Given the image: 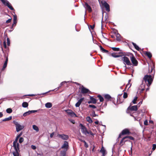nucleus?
<instances>
[{
    "label": "nucleus",
    "instance_id": "9b49d317",
    "mask_svg": "<svg viewBox=\"0 0 156 156\" xmlns=\"http://www.w3.org/2000/svg\"><path fill=\"white\" fill-rule=\"evenodd\" d=\"M101 3L103 6H104L106 9V10L108 12L110 11V6L105 1L101 2Z\"/></svg>",
    "mask_w": 156,
    "mask_h": 156
},
{
    "label": "nucleus",
    "instance_id": "69168bd1",
    "mask_svg": "<svg viewBox=\"0 0 156 156\" xmlns=\"http://www.w3.org/2000/svg\"><path fill=\"white\" fill-rule=\"evenodd\" d=\"M4 46L5 48H6V45L5 41H4Z\"/></svg>",
    "mask_w": 156,
    "mask_h": 156
},
{
    "label": "nucleus",
    "instance_id": "79ce46f5",
    "mask_svg": "<svg viewBox=\"0 0 156 156\" xmlns=\"http://www.w3.org/2000/svg\"><path fill=\"white\" fill-rule=\"evenodd\" d=\"M20 137H16V138L15 141H14L13 144H17L18 140Z\"/></svg>",
    "mask_w": 156,
    "mask_h": 156
},
{
    "label": "nucleus",
    "instance_id": "2f4dec72",
    "mask_svg": "<svg viewBox=\"0 0 156 156\" xmlns=\"http://www.w3.org/2000/svg\"><path fill=\"white\" fill-rule=\"evenodd\" d=\"M6 112L7 113H10L12 112V109L10 108H7L6 110Z\"/></svg>",
    "mask_w": 156,
    "mask_h": 156
},
{
    "label": "nucleus",
    "instance_id": "e433bc0d",
    "mask_svg": "<svg viewBox=\"0 0 156 156\" xmlns=\"http://www.w3.org/2000/svg\"><path fill=\"white\" fill-rule=\"evenodd\" d=\"M7 63L6 62H4V64L3 67L2 69V70H4L7 66Z\"/></svg>",
    "mask_w": 156,
    "mask_h": 156
},
{
    "label": "nucleus",
    "instance_id": "2eb2a0df",
    "mask_svg": "<svg viewBox=\"0 0 156 156\" xmlns=\"http://www.w3.org/2000/svg\"><path fill=\"white\" fill-rule=\"evenodd\" d=\"M89 91V90L84 87H82L81 88V92L82 94H86Z\"/></svg>",
    "mask_w": 156,
    "mask_h": 156
},
{
    "label": "nucleus",
    "instance_id": "a18cd8bd",
    "mask_svg": "<svg viewBox=\"0 0 156 156\" xmlns=\"http://www.w3.org/2000/svg\"><path fill=\"white\" fill-rule=\"evenodd\" d=\"M7 44L8 46H9L10 45V40L9 38H7Z\"/></svg>",
    "mask_w": 156,
    "mask_h": 156
},
{
    "label": "nucleus",
    "instance_id": "e2e57ef3",
    "mask_svg": "<svg viewBox=\"0 0 156 156\" xmlns=\"http://www.w3.org/2000/svg\"><path fill=\"white\" fill-rule=\"evenodd\" d=\"M130 140H134V139L133 137H127Z\"/></svg>",
    "mask_w": 156,
    "mask_h": 156
},
{
    "label": "nucleus",
    "instance_id": "f257e3e1",
    "mask_svg": "<svg viewBox=\"0 0 156 156\" xmlns=\"http://www.w3.org/2000/svg\"><path fill=\"white\" fill-rule=\"evenodd\" d=\"M81 129L82 133L85 135H92L94 136V134L91 131L88 130L82 124H80L79 126Z\"/></svg>",
    "mask_w": 156,
    "mask_h": 156
},
{
    "label": "nucleus",
    "instance_id": "680f3d73",
    "mask_svg": "<svg viewBox=\"0 0 156 156\" xmlns=\"http://www.w3.org/2000/svg\"><path fill=\"white\" fill-rule=\"evenodd\" d=\"M61 138L63 140H67L68 139L69 137H61Z\"/></svg>",
    "mask_w": 156,
    "mask_h": 156
},
{
    "label": "nucleus",
    "instance_id": "a19ab883",
    "mask_svg": "<svg viewBox=\"0 0 156 156\" xmlns=\"http://www.w3.org/2000/svg\"><path fill=\"white\" fill-rule=\"evenodd\" d=\"M84 98H82L78 100V101L77 102H78V103H79V104H80V105L81 104V103L82 101L84 100Z\"/></svg>",
    "mask_w": 156,
    "mask_h": 156
},
{
    "label": "nucleus",
    "instance_id": "338daca9",
    "mask_svg": "<svg viewBox=\"0 0 156 156\" xmlns=\"http://www.w3.org/2000/svg\"><path fill=\"white\" fill-rule=\"evenodd\" d=\"M128 138H125V140L124 141L126 142V141H130L129 140H128Z\"/></svg>",
    "mask_w": 156,
    "mask_h": 156
},
{
    "label": "nucleus",
    "instance_id": "aec40b11",
    "mask_svg": "<svg viewBox=\"0 0 156 156\" xmlns=\"http://www.w3.org/2000/svg\"><path fill=\"white\" fill-rule=\"evenodd\" d=\"M52 106V104L50 102H48L45 104V106L47 108H51Z\"/></svg>",
    "mask_w": 156,
    "mask_h": 156
},
{
    "label": "nucleus",
    "instance_id": "4468645a",
    "mask_svg": "<svg viewBox=\"0 0 156 156\" xmlns=\"http://www.w3.org/2000/svg\"><path fill=\"white\" fill-rule=\"evenodd\" d=\"M62 148L66 150L65 151H67L69 148V144L68 142L65 141L64 142V144L62 145Z\"/></svg>",
    "mask_w": 156,
    "mask_h": 156
},
{
    "label": "nucleus",
    "instance_id": "9d476101",
    "mask_svg": "<svg viewBox=\"0 0 156 156\" xmlns=\"http://www.w3.org/2000/svg\"><path fill=\"white\" fill-rule=\"evenodd\" d=\"M138 106L137 105H134L131 106L130 105L127 108L128 111H136L138 109Z\"/></svg>",
    "mask_w": 156,
    "mask_h": 156
},
{
    "label": "nucleus",
    "instance_id": "6ab92c4d",
    "mask_svg": "<svg viewBox=\"0 0 156 156\" xmlns=\"http://www.w3.org/2000/svg\"><path fill=\"white\" fill-rule=\"evenodd\" d=\"M104 98L105 99H106L108 101L110 100L111 98V96L108 94H106L105 95Z\"/></svg>",
    "mask_w": 156,
    "mask_h": 156
},
{
    "label": "nucleus",
    "instance_id": "6e6d98bb",
    "mask_svg": "<svg viewBox=\"0 0 156 156\" xmlns=\"http://www.w3.org/2000/svg\"><path fill=\"white\" fill-rule=\"evenodd\" d=\"M144 124L145 125H148V121L147 120H146L144 121Z\"/></svg>",
    "mask_w": 156,
    "mask_h": 156
},
{
    "label": "nucleus",
    "instance_id": "5701e85b",
    "mask_svg": "<svg viewBox=\"0 0 156 156\" xmlns=\"http://www.w3.org/2000/svg\"><path fill=\"white\" fill-rule=\"evenodd\" d=\"M101 50L103 52H105L107 53H109L108 51V50H107L105 49H104L102 46H99Z\"/></svg>",
    "mask_w": 156,
    "mask_h": 156
},
{
    "label": "nucleus",
    "instance_id": "6e6552de",
    "mask_svg": "<svg viewBox=\"0 0 156 156\" xmlns=\"http://www.w3.org/2000/svg\"><path fill=\"white\" fill-rule=\"evenodd\" d=\"M130 60L133 66H137L138 63V61L136 60L135 57L133 55V54H132V56H130Z\"/></svg>",
    "mask_w": 156,
    "mask_h": 156
},
{
    "label": "nucleus",
    "instance_id": "0eeeda50",
    "mask_svg": "<svg viewBox=\"0 0 156 156\" xmlns=\"http://www.w3.org/2000/svg\"><path fill=\"white\" fill-rule=\"evenodd\" d=\"M65 111L71 117H77L76 114L71 109L66 110Z\"/></svg>",
    "mask_w": 156,
    "mask_h": 156
},
{
    "label": "nucleus",
    "instance_id": "cd10ccee",
    "mask_svg": "<svg viewBox=\"0 0 156 156\" xmlns=\"http://www.w3.org/2000/svg\"><path fill=\"white\" fill-rule=\"evenodd\" d=\"M116 40L118 41H120L121 40V36L118 33L116 34Z\"/></svg>",
    "mask_w": 156,
    "mask_h": 156
},
{
    "label": "nucleus",
    "instance_id": "c756f323",
    "mask_svg": "<svg viewBox=\"0 0 156 156\" xmlns=\"http://www.w3.org/2000/svg\"><path fill=\"white\" fill-rule=\"evenodd\" d=\"M33 129L35 130L36 132H37L39 131V129L38 127L35 125L33 126Z\"/></svg>",
    "mask_w": 156,
    "mask_h": 156
},
{
    "label": "nucleus",
    "instance_id": "49530a36",
    "mask_svg": "<svg viewBox=\"0 0 156 156\" xmlns=\"http://www.w3.org/2000/svg\"><path fill=\"white\" fill-rule=\"evenodd\" d=\"M83 142L84 144V146L86 148H87L88 147V144L85 141H83Z\"/></svg>",
    "mask_w": 156,
    "mask_h": 156
},
{
    "label": "nucleus",
    "instance_id": "13d9d810",
    "mask_svg": "<svg viewBox=\"0 0 156 156\" xmlns=\"http://www.w3.org/2000/svg\"><path fill=\"white\" fill-rule=\"evenodd\" d=\"M17 23V20L13 21V24H12V26H13L14 25H15V26L16 25V23Z\"/></svg>",
    "mask_w": 156,
    "mask_h": 156
},
{
    "label": "nucleus",
    "instance_id": "bb28decb",
    "mask_svg": "<svg viewBox=\"0 0 156 156\" xmlns=\"http://www.w3.org/2000/svg\"><path fill=\"white\" fill-rule=\"evenodd\" d=\"M90 99L92 101V102L93 104H95L96 103V100L92 97H90Z\"/></svg>",
    "mask_w": 156,
    "mask_h": 156
},
{
    "label": "nucleus",
    "instance_id": "f3484780",
    "mask_svg": "<svg viewBox=\"0 0 156 156\" xmlns=\"http://www.w3.org/2000/svg\"><path fill=\"white\" fill-rule=\"evenodd\" d=\"M146 108L145 107H143L142 108L139 110V113H142L143 114L147 112ZM144 115V114L142 115Z\"/></svg>",
    "mask_w": 156,
    "mask_h": 156
},
{
    "label": "nucleus",
    "instance_id": "864d4df0",
    "mask_svg": "<svg viewBox=\"0 0 156 156\" xmlns=\"http://www.w3.org/2000/svg\"><path fill=\"white\" fill-rule=\"evenodd\" d=\"M17 20V16L16 15L13 16V21Z\"/></svg>",
    "mask_w": 156,
    "mask_h": 156
},
{
    "label": "nucleus",
    "instance_id": "f8f14e48",
    "mask_svg": "<svg viewBox=\"0 0 156 156\" xmlns=\"http://www.w3.org/2000/svg\"><path fill=\"white\" fill-rule=\"evenodd\" d=\"M123 60L124 62L126 63L127 65L129 66H130L131 65V64L129 60V59L127 57L124 56L123 58Z\"/></svg>",
    "mask_w": 156,
    "mask_h": 156
},
{
    "label": "nucleus",
    "instance_id": "4d7b16f0",
    "mask_svg": "<svg viewBox=\"0 0 156 156\" xmlns=\"http://www.w3.org/2000/svg\"><path fill=\"white\" fill-rule=\"evenodd\" d=\"M69 120L71 122H72L73 124L75 123V121L74 120H73V119H69Z\"/></svg>",
    "mask_w": 156,
    "mask_h": 156
},
{
    "label": "nucleus",
    "instance_id": "7c9ffc66",
    "mask_svg": "<svg viewBox=\"0 0 156 156\" xmlns=\"http://www.w3.org/2000/svg\"><path fill=\"white\" fill-rule=\"evenodd\" d=\"M111 56L114 58H118L120 56V55H115L114 53L111 54Z\"/></svg>",
    "mask_w": 156,
    "mask_h": 156
},
{
    "label": "nucleus",
    "instance_id": "c03bdc74",
    "mask_svg": "<svg viewBox=\"0 0 156 156\" xmlns=\"http://www.w3.org/2000/svg\"><path fill=\"white\" fill-rule=\"evenodd\" d=\"M89 107H90V108H96V107L94 105H89Z\"/></svg>",
    "mask_w": 156,
    "mask_h": 156
},
{
    "label": "nucleus",
    "instance_id": "3c124183",
    "mask_svg": "<svg viewBox=\"0 0 156 156\" xmlns=\"http://www.w3.org/2000/svg\"><path fill=\"white\" fill-rule=\"evenodd\" d=\"M31 147L33 150H35L36 149V147L34 145H32L31 146Z\"/></svg>",
    "mask_w": 156,
    "mask_h": 156
},
{
    "label": "nucleus",
    "instance_id": "b1692460",
    "mask_svg": "<svg viewBox=\"0 0 156 156\" xmlns=\"http://www.w3.org/2000/svg\"><path fill=\"white\" fill-rule=\"evenodd\" d=\"M145 55L150 58H151L152 56L151 53L150 52H146Z\"/></svg>",
    "mask_w": 156,
    "mask_h": 156
},
{
    "label": "nucleus",
    "instance_id": "ea45409f",
    "mask_svg": "<svg viewBox=\"0 0 156 156\" xmlns=\"http://www.w3.org/2000/svg\"><path fill=\"white\" fill-rule=\"evenodd\" d=\"M84 98H82L78 100V101L77 102H78V103H79V104H80V105L81 104V103L82 101L84 100Z\"/></svg>",
    "mask_w": 156,
    "mask_h": 156
},
{
    "label": "nucleus",
    "instance_id": "0e129e2a",
    "mask_svg": "<svg viewBox=\"0 0 156 156\" xmlns=\"http://www.w3.org/2000/svg\"><path fill=\"white\" fill-rule=\"evenodd\" d=\"M35 95L33 94H28L27 95H26V96H35Z\"/></svg>",
    "mask_w": 156,
    "mask_h": 156
},
{
    "label": "nucleus",
    "instance_id": "58836bf2",
    "mask_svg": "<svg viewBox=\"0 0 156 156\" xmlns=\"http://www.w3.org/2000/svg\"><path fill=\"white\" fill-rule=\"evenodd\" d=\"M131 81V80H129L128 81V83L126 85V87L127 88V87H128V89H129V88L130 87H131V84H130L129 85V82Z\"/></svg>",
    "mask_w": 156,
    "mask_h": 156
},
{
    "label": "nucleus",
    "instance_id": "7ed1b4c3",
    "mask_svg": "<svg viewBox=\"0 0 156 156\" xmlns=\"http://www.w3.org/2000/svg\"><path fill=\"white\" fill-rule=\"evenodd\" d=\"M153 79L151 75H146L143 78V82H144L147 86H149L151 84Z\"/></svg>",
    "mask_w": 156,
    "mask_h": 156
},
{
    "label": "nucleus",
    "instance_id": "5fc2aeb1",
    "mask_svg": "<svg viewBox=\"0 0 156 156\" xmlns=\"http://www.w3.org/2000/svg\"><path fill=\"white\" fill-rule=\"evenodd\" d=\"M11 20H12L11 18L9 19L8 20H7L6 21V23H10L11 21Z\"/></svg>",
    "mask_w": 156,
    "mask_h": 156
},
{
    "label": "nucleus",
    "instance_id": "20e7f679",
    "mask_svg": "<svg viewBox=\"0 0 156 156\" xmlns=\"http://www.w3.org/2000/svg\"><path fill=\"white\" fill-rule=\"evenodd\" d=\"M0 1L4 5L7 6L10 10H14V8L8 1L7 0H0Z\"/></svg>",
    "mask_w": 156,
    "mask_h": 156
},
{
    "label": "nucleus",
    "instance_id": "dca6fc26",
    "mask_svg": "<svg viewBox=\"0 0 156 156\" xmlns=\"http://www.w3.org/2000/svg\"><path fill=\"white\" fill-rule=\"evenodd\" d=\"M100 151L102 154V156H104L106 154V150L103 146L101 147Z\"/></svg>",
    "mask_w": 156,
    "mask_h": 156
},
{
    "label": "nucleus",
    "instance_id": "052dcab7",
    "mask_svg": "<svg viewBox=\"0 0 156 156\" xmlns=\"http://www.w3.org/2000/svg\"><path fill=\"white\" fill-rule=\"evenodd\" d=\"M90 26L91 29H93L94 27V25H90Z\"/></svg>",
    "mask_w": 156,
    "mask_h": 156
},
{
    "label": "nucleus",
    "instance_id": "473e14b6",
    "mask_svg": "<svg viewBox=\"0 0 156 156\" xmlns=\"http://www.w3.org/2000/svg\"><path fill=\"white\" fill-rule=\"evenodd\" d=\"M137 97H134L133 100L132 101V102L134 104H135L136 103V101H137Z\"/></svg>",
    "mask_w": 156,
    "mask_h": 156
},
{
    "label": "nucleus",
    "instance_id": "c85d7f7f",
    "mask_svg": "<svg viewBox=\"0 0 156 156\" xmlns=\"http://www.w3.org/2000/svg\"><path fill=\"white\" fill-rule=\"evenodd\" d=\"M87 122H88L89 123H92L93 122V121L91 119L90 117L89 116H88L87 117Z\"/></svg>",
    "mask_w": 156,
    "mask_h": 156
},
{
    "label": "nucleus",
    "instance_id": "ddd939ff",
    "mask_svg": "<svg viewBox=\"0 0 156 156\" xmlns=\"http://www.w3.org/2000/svg\"><path fill=\"white\" fill-rule=\"evenodd\" d=\"M83 6L86 9L88 10L89 12H92V9L91 7L87 4V3L85 2Z\"/></svg>",
    "mask_w": 156,
    "mask_h": 156
},
{
    "label": "nucleus",
    "instance_id": "c9c22d12",
    "mask_svg": "<svg viewBox=\"0 0 156 156\" xmlns=\"http://www.w3.org/2000/svg\"><path fill=\"white\" fill-rule=\"evenodd\" d=\"M30 114L29 111H28V112H25L23 115V116H24V117H25L28 115H29Z\"/></svg>",
    "mask_w": 156,
    "mask_h": 156
},
{
    "label": "nucleus",
    "instance_id": "a211bd4d",
    "mask_svg": "<svg viewBox=\"0 0 156 156\" xmlns=\"http://www.w3.org/2000/svg\"><path fill=\"white\" fill-rule=\"evenodd\" d=\"M126 138H127V137H123L119 143V145L120 146H122L125 144V142L124 140Z\"/></svg>",
    "mask_w": 156,
    "mask_h": 156
},
{
    "label": "nucleus",
    "instance_id": "09e8293b",
    "mask_svg": "<svg viewBox=\"0 0 156 156\" xmlns=\"http://www.w3.org/2000/svg\"><path fill=\"white\" fill-rule=\"evenodd\" d=\"M127 96H128V95H127V93L125 92L124 93L123 95V97L124 98H126L127 97Z\"/></svg>",
    "mask_w": 156,
    "mask_h": 156
},
{
    "label": "nucleus",
    "instance_id": "37998d69",
    "mask_svg": "<svg viewBox=\"0 0 156 156\" xmlns=\"http://www.w3.org/2000/svg\"><path fill=\"white\" fill-rule=\"evenodd\" d=\"M24 140V139L22 137H20L19 140V142L20 143H21L22 142H23Z\"/></svg>",
    "mask_w": 156,
    "mask_h": 156
},
{
    "label": "nucleus",
    "instance_id": "72a5a7b5",
    "mask_svg": "<svg viewBox=\"0 0 156 156\" xmlns=\"http://www.w3.org/2000/svg\"><path fill=\"white\" fill-rule=\"evenodd\" d=\"M112 49L115 51H119V48L112 47Z\"/></svg>",
    "mask_w": 156,
    "mask_h": 156
},
{
    "label": "nucleus",
    "instance_id": "a878e982",
    "mask_svg": "<svg viewBox=\"0 0 156 156\" xmlns=\"http://www.w3.org/2000/svg\"><path fill=\"white\" fill-rule=\"evenodd\" d=\"M12 119V116H10L8 118H5L2 120V121H7L10 120Z\"/></svg>",
    "mask_w": 156,
    "mask_h": 156
},
{
    "label": "nucleus",
    "instance_id": "423d86ee",
    "mask_svg": "<svg viewBox=\"0 0 156 156\" xmlns=\"http://www.w3.org/2000/svg\"><path fill=\"white\" fill-rule=\"evenodd\" d=\"M13 123L16 126V131L17 132L22 130L24 128V126H21L17 122L14 121Z\"/></svg>",
    "mask_w": 156,
    "mask_h": 156
},
{
    "label": "nucleus",
    "instance_id": "4be33fe9",
    "mask_svg": "<svg viewBox=\"0 0 156 156\" xmlns=\"http://www.w3.org/2000/svg\"><path fill=\"white\" fill-rule=\"evenodd\" d=\"M66 151H61L60 153V156H66Z\"/></svg>",
    "mask_w": 156,
    "mask_h": 156
},
{
    "label": "nucleus",
    "instance_id": "39448f33",
    "mask_svg": "<svg viewBox=\"0 0 156 156\" xmlns=\"http://www.w3.org/2000/svg\"><path fill=\"white\" fill-rule=\"evenodd\" d=\"M131 134V133L128 129H125L123 130L122 132L119 134L118 136H122L125 135H129Z\"/></svg>",
    "mask_w": 156,
    "mask_h": 156
},
{
    "label": "nucleus",
    "instance_id": "774afa93",
    "mask_svg": "<svg viewBox=\"0 0 156 156\" xmlns=\"http://www.w3.org/2000/svg\"><path fill=\"white\" fill-rule=\"evenodd\" d=\"M3 116V113L2 112H0V118L2 117Z\"/></svg>",
    "mask_w": 156,
    "mask_h": 156
},
{
    "label": "nucleus",
    "instance_id": "412c9836",
    "mask_svg": "<svg viewBox=\"0 0 156 156\" xmlns=\"http://www.w3.org/2000/svg\"><path fill=\"white\" fill-rule=\"evenodd\" d=\"M132 44L133 46H134V47L135 48L136 50L139 51L140 50V48L135 43L133 42H132Z\"/></svg>",
    "mask_w": 156,
    "mask_h": 156
},
{
    "label": "nucleus",
    "instance_id": "393cba45",
    "mask_svg": "<svg viewBox=\"0 0 156 156\" xmlns=\"http://www.w3.org/2000/svg\"><path fill=\"white\" fill-rule=\"evenodd\" d=\"M22 106L23 108H27L28 106V104L26 102H23L22 104Z\"/></svg>",
    "mask_w": 156,
    "mask_h": 156
},
{
    "label": "nucleus",
    "instance_id": "f704fd0d",
    "mask_svg": "<svg viewBox=\"0 0 156 156\" xmlns=\"http://www.w3.org/2000/svg\"><path fill=\"white\" fill-rule=\"evenodd\" d=\"M90 115L93 117L98 116V115L95 114V111H94L92 112V114Z\"/></svg>",
    "mask_w": 156,
    "mask_h": 156
},
{
    "label": "nucleus",
    "instance_id": "1a4fd4ad",
    "mask_svg": "<svg viewBox=\"0 0 156 156\" xmlns=\"http://www.w3.org/2000/svg\"><path fill=\"white\" fill-rule=\"evenodd\" d=\"M72 82L71 81H63L60 84V86L59 87H58L57 88H56L55 89H57V90H58L59 88H60L61 87V86H62L65 83H70V82ZM55 90V89H54V90H52L51 91H53ZM51 91V90H49V91H48L47 92H46V93H43V94H38L37 95H41V94H45L47 93L48 92H50Z\"/></svg>",
    "mask_w": 156,
    "mask_h": 156
},
{
    "label": "nucleus",
    "instance_id": "8fccbe9b",
    "mask_svg": "<svg viewBox=\"0 0 156 156\" xmlns=\"http://www.w3.org/2000/svg\"><path fill=\"white\" fill-rule=\"evenodd\" d=\"M30 114L32 113H34L37 112V110H31L29 111Z\"/></svg>",
    "mask_w": 156,
    "mask_h": 156
},
{
    "label": "nucleus",
    "instance_id": "603ef678",
    "mask_svg": "<svg viewBox=\"0 0 156 156\" xmlns=\"http://www.w3.org/2000/svg\"><path fill=\"white\" fill-rule=\"evenodd\" d=\"M93 147L92 150V152H94L95 151V146H94V144L93 146Z\"/></svg>",
    "mask_w": 156,
    "mask_h": 156
},
{
    "label": "nucleus",
    "instance_id": "f03ea898",
    "mask_svg": "<svg viewBox=\"0 0 156 156\" xmlns=\"http://www.w3.org/2000/svg\"><path fill=\"white\" fill-rule=\"evenodd\" d=\"M13 148L14 151L12 152L10 151V153L12 154L14 156H20V145L19 143L17 144H13Z\"/></svg>",
    "mask_w": 156,
    "mask_h": 156
},
{
    "label": "nucleus",
    "instance_id": "bf43d9fd",
    "mask_svg": "<svg viewBox=\"0 0 156 156\" xmlns=\"http://www.w3.org/2000/svg\"><path fill=\"white\" fill-rule=\"evenodd\" d=\"M80 105V104L79 103H78V102H77L75 104V106L76 107H79Z\"/></svg>",
    "mask_w": 156,
    "mask_h": 156
},
{
    "label": "nucleus",
    "instance_id": "4c0bfd02",
    "mask_svg": "<svg viewBox=\"0 0 156 156\" xmlns=\"http://www.w3.org/2000/svg\"><path fill=\"white\" fill-rule=\"evenodd\" d=\"M98 97L99 98L100 101L102 102L104 101L103 98L100 95H98Z\"/></svg>",
    "mask_w": 156,
    "mask_h": 156
},
{
    "label": "nucleus",
    "instance_id": "de8ad7c7",
    "mask_svg": "<svg viewBox=\"0 0 156 156\" xmlns=\"http://www.w3.org/2000/svg\"><path fill=\"white\" fill-rule=\"evenodd\" d=\"M152 146H153V147H152V150L154 151L156 148V144H153Z\"/></svg>",
    "mask_w": 156,
    "mask_h": 156
}]
</instances>
